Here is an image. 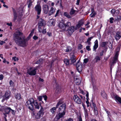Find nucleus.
I'll return each mask as SVG.
<instances>
[{
    "label": "nucleus",
    "instance_id": "45",
    "mask_svg": "<svg viewBox=\"0 0 121 121\" xmlns=\"http://www.w3.org/2000/svg\"><path fill=\"white\" fill-rule=\"evenodd\" d=\"M41 26H39L38 25V29L39 31V32H42V29H41Z\"/></svg>",
    "mask_w": 121,
    "mask_h": 121
},
{
    "label": "nucleus",
    "instance_id": "52",
    "mask_svg": "<svg viewBox=\"0 0 121 121\" xmlns=\"http://www.w3.org/2000/svg\"><path fill=\"white\" fill-rule=\"evenodd\" d=\"M121 19V17L120 16H117V19H116V20L117 21H119Z\"/></svg>",
    "mask_w": 121,
    "mask_h": 121
},
{
    "label": "nucleus",
    "instance_id": "48",
    "mask_svg": "<svg viewBox=\"0 0 121 121\" xmlns=\"http://www.w3.org/2000/svg\"><path fill=\"white\" fill-rule=\"evenodd\" d=\"M14 84V83L11 80L9 82L10 85L11 86H12Z\"/></svg>",
    "mask_w": 121,
    "mask_h": 121
},
{
    "label": "nucleus",
    "instance_id": "17",
    "mask_svg": "<svg viewBox=\"0 0 121 121\" xmlns=\"http://www.w3.org/2000/svg\"><path fill=\"white\" fill-rule=\"evenodd\" d=\"M74 80L76 84L77 85H79L80 84L81 80L76 77L74 78Z\"/></svg>",
    "mask_w": 121,
    "mask_h": 121
},
{
    "label": "nucleus",
    "instance_id": "8",
    "mask_svg": "<svg viewBox=\"0 0 121 121\" xmlns=\"http://www.w3.org/2000/svg\"><path fill=\"white\" fill-rule=\"evenodd\" d=\"M66 104H62L59 108L58 111L59 112H64L66 107Z\"/></svg>",
    "mask_w": 121,
    "mask_h": 121
},
{
    "label": "nucleus",
    "instance_id": "64",
    "mask_svg": "<svg viewBox=\"0 0 121 121\" xmlns=\"http://www.w3.org/2000/svg\"><path fill=\"white\" fill-rule=\"evenodd\" d=\"M43 96V97L44 98V100L45 101H46L47 98V96L46 95H45L44 96Z\"/></svg>",
    "mask_w": 121,
    "mask_h": 121
},
{
    "label": "nucleus",
    "instance_id": "56",
    "mask_svg": "<svg viewBox=\"0 0 121 121\" xmlns=\"http://www.w3.org/2000/svg\"><path fill=\"white\" fill-rule=\"evenodd\" d=\"M46 32V29H44L42 31V33L43 34H45Z\"/></svg>",
    "mask_w": 121,
    "mask_h": 121
},
{
    "label": "nucleus",
    "instance_id": "21",
    "mask_svg": "<svg viewBox=\"0 0 121 121\" xmlns=\"http://www.w3.org/2000/svg\"><path fill=\"white\" fill-rule=\"evenodd\" d=\"M71 26V23L69 22H68L66 24H65V30H67L68 29L70 28L69 27Z\"/></svg>",
    "mask_w": 121,
    "mask_h": 121
},
{
    "label": "nucleus",
    "instance_id": "58",
    "mask_svg": "<svg viewBox=\"0 0 121 121\" xmlns=\"http://www.w3.org/2000/svg\"><path fill=\"white\" fill-rule=\"evenodd\" d=\"M79 121H82V120L81 116H80L78 117Z\"/></svg>",
    "mask_w": 121,
    "mask_h": 121
},
{
    "label": "nucleus",
    "instance_id": "16",
    "mask_svg": "<svg viewBox=\"0 0 121 121\" xmlns=\"http://www.w3.org/2000/svg\"><path fill=\"white\" fill-rule=\"evenodd\" d=\"M43 10L45 13L47 14L48 11V6L46 5H45L43 6Z\"/></svg>",
    "mask_w": 121,
    "mask_h": 121
},
{
    "label": "nucleus",
    "instance_id": "2",
    "mask_svg": "<svg viewBox=\"0 0 121 121\" xmlns=\"http://www.w3.org/2000/svg\"><path fill=\"white\" fill-rule=\"evenodd\" d=\"M34 104L35 108L36 109H39L40 105L39 104L37 101L35 102L33 98H31L26 102V107L30 110L32 111L34 109V107L33 105Z\"/></svg>",
    "mask_w": 121,
    "mask_h": 121
},
{
    "label": "nucleus",
    "instance_id": "15",
    "mask_svg": "<svg viewBox=\"0 0 121 121\" xmlns=\"http://www.w3.org/2000/svg\"><path fill=\"white\" fill-rule=\"evenodd\" d=\"M76 57L73 55H72L70 57V60L71 61V63H70L71 64H73L75 62Z\"/></svg>",
    "mask_w": 121,
    "mask_h": 121
},
{
    "label": "nucleus",
    "instance_id": "30",
    "mask_svg": "<svg viewBox=\"0 0 121 121\" xmlns=\"http://www.w3.org/2000/svg\"><path fill=\"white\" fill-rule=\"evenodd\" d=\"M80 65L82 66V64L80 62V60H79L77 62L76 64V67L77 69L80 66Z\"/></svg>",
    "mask_w": 121,
    "mask_h": 121
},
{
    "label": "nucleus",
    "instance_id": "18",
    "mask_svg": "<svg viewBox=\"0 0 121 121\" xmlns=\"http://www.w3.org/2000/svg\"><path fill=\"white\" fill-rule=\"evenodd\" d=\"M117 60V59L116 58H113V59L112 60V61L110 64V69H112V66H114V64L116 63Z\"/></svg>",
    "mask_w": 121,
    "mask_h": 121
},
{
    "label": "nucleus",
    "instance_id": "43",
    "mask_svg": "<svg viewBox=\"0 0 121 121\" xmlns=\"http://www.w3.org/2000/svg\"><path fill=\"white\" fill-rule=\"evenodd\" d=\"M57 2L56 3V4H58L60 3V5H61V0H56Z\"/></svg>",
    "mask_w": 121,
    "mask_h": 121
},
{
    "label": "nucleus",
    "instance_id": "27",
    "mask_svg": "<svg viewBox=\"0 0 121 121\" xmlns=\"http://www.w3.org/2000/svg\"><path fill=\"white\" fill-rule=\"evenodd\" d=\"M64 63L66 65H68L70 64L69 63V60L67 59H65L64 61Z\"/></svg>",
    "mask_w": 121,
    "mask_h": 121
},
{
    "label": "nucleus",
    "instance_id": "20",
    "mask_svg": "<svg viewBox=\"0 0 121 121\" xmlns=\"http://www.w3.org/2000/svg\"><path fill=\"white\" fill-rule=\"evenodd\" d=\"M84 24V22L82 20H80L78 22V24L77 25V27L79 28L81 26H82Z\"/></svg>",
    "mask_w": 121,
    "mask_h": 121
},
{
    "label": "nucleus",
    "instance_id": "42",
    "mask_svg": "<svg viewBox=\"0 0 121 121\" xmlns=\"http://www.w3.org/2000/svg\"><path fill=\"white\" fill-rule=\"evenodd\" d=\"M43 97V96H40L38 97V99L39 101H41Z\"/></svg>",
    "mask_w": 121,
    "mask_h": 121
},
{
    "label": "nucleus",
    "instance_id": "1",
    "mask_svg": "<svg viewBox=\"0 0 121 121\" xmlns=\"http://www.w3.org/2000/svg\"><path fill=\"white\" fill-rule=\"evenodd\" d=\"M22 33L20 31L16 32L14 34L13 39L16 43L19 46L24 47L26 46L27 40L30 38L33 35L31 32L26 39L22 36Z\"/></svg>",
    "mask_w": 121,
    "mask_h": 121
},
{
    "label": "nucleus",
    "instance_id": "33",
    "mask_svg": "<svg viewBox=\"0 0 121 121\" xmlns=\"http://www.w3.org/2000/svg\"><path fill=\"white\" fill-rule=\"evenodd\" d=\"M11 109L10 108H8L7 109L5 110V113L6 114H8L10 112Z\"/></svg>",
    "mask_w": 121,
    "mask_h": 121
},
{
    "label": "nucleus",
    "instance_id": "36",
    "mask_svg": "<svg viewBox=\"0 0 121 121\" xmlns=\"http://www.w3.org/2000/svg\"><path fill=\"white\" fill-rule=\"evenodd\" d=\"M77 69L78 72H81L82 71V66L80 65V66Z\"/></svg>",
    "mask_w": 121,
    "mask_h": 121
},
{
    "label": "nucleus",
    "instance_id": "57",
    "mask_svg": "<svg viewBox=\"0 0 121 121\" xmlns=\"http://www.w3.org/2000/svg\"><path fill=\"white\" fill-rule=\"evenodd\" d=\"M11 111H12V114L13 115H15V111L12 109Z\"/></svg>",
    "mask_w": 121,
    "mask_h": 121
},
{
    "label": "nucleus",
    "instance_id": "23",
    "mask_svg": "<svg viewBox=\"0 0 121 121\" xmlns=\"http://www.w3.org/2000/svg\"><path fill=\"white\" fill-rule=\"evenodd\" d=\"M54 12L55 10L52 7H51L48 13V15L49 16H50L53 13H54Z\"/></svg>",
    "mask_w": 121,
    "mask_h": 121
},
{
    "label": "nucleus",
    "instance_id": "38",
    "mask_svg": "<svg viewBox=\"0 0 121 121\" xmlns=\"http://www.w3.org/2000/svg\"><path fill=\"white\" fill-rule=\"evenodd\" d=\"M101 95L102 96L104 99L107 98V95L106 93H102Z\"/></svg>",
    "mask_w": 121,
    "mask_h": 121
},
{
    "label": "nucleus",
    "instance_id": "32",
    "mask_svg": "<svg viewBox=\"0 0 121 121\" xmlns=\"http://www.w3.org/2000/svg\"><path fill=\"white\" fill-rule=\"evenodd\" d=\"M76 11L74 10L73 8H72L69 14L70 15L74 14Z\"/></svg>",
    "mask_w": 121,
    "mask_h": 121
},
{
    "label": "nucleus",
    "instance_id": "6",
    "mask_svg": "<svg viewBox=\"0 0 121 121\" xmlns=\"http://www.w3.org/2000/svg\"><path fill=\"white\" fill-rule=\"evenodd\" d=\"M74 27L73 26H71L67 30H65V31L66 32V33L69 35H71L74 31Z\"/></svg>",
    "mask_w": 121,
    "mask_h": 121
},
{
    "label": "nucleus",
    "instance_id": "5",
    "mask_svg": "<svg viewBox=\"0 0 121 121\" xmlns=\"http://www.w3.org/2000/svg\"><path fill=\"white\" fill-rule=\"evenodd\" d=\"M10 91H6L4 95L2 96V99L1 101L3 102L4 101L7 100L9 99L10 97Z\"/></svg>",
    "mask_w": 121,
    "mask_h": 121
},
{
    "label": "nucleus",
    "instance_id": "59",
    "mask_svg": "<svg viewBox=\"0 0 121 121\" xmlns=\"http://www.w3.org/2000/svg\"><path fill=\"white\" fill-rule=\"evenodd\" d=\"M38 38V37L35 35L33 37V39L35 40L37 39Z\"/></svg>",
    "mask_w": 121,
    "mask_h": 121
},
{
    "label": "nucleus",
    "instance_id": "24",
    "mask_svg": "<svg viewBox=\"0 0 121 121\" xmlns=\"http://www.w3.org/2000/svg\"><path fill=\"white\" fill-rule=\"evenodd\" d=\"M108 42H103L102 43L101 46L103 47H105L108 44Z\"/></svg>",
    "mask_w": 121,
    "mask_h": 121
},
{
    "label": "nucleus",
    "instance_id": "10",
    "mask_svg": "<svg viewBox=\"0 0 121 121\" xmlns=\"http://www.w3.org/2000/svg\"><path fill=\"white\" fill-rule=\"evenodd\" d=\"M65 112L59 113L58 114L56 115L55 119L57 120H59L60 118L62 117L65 115Z\"/></svg>",
    "mask_w": 121,
    "mask_h": 121
},
{
    "label": "nucleus",
    "instance_id": "40",
    "mask_svg": "<svg viewBox=\"0 0 121 121\" xmlns=\"http://www.w3.org/2000/svg\"><path fill=\"white\" fill-rule=\"evenodd\" d=\"M32 2L31 1V0H30L29 1V3L28 4V7L29 8H30L31 7L32 5Z\"/></svg>",
    "mask_w": 121,
    "mask_h": 121
},
{
    "label": "nucleus",
    "instance_id": "7",
    "mask_svg": "<svg viewBox=\"0 0 121 121\" xmlns=\"http://www.w3.org/2000/svg\"><path fill=\"white\" fill-rule=\"evenodd\" d=\"M74 101L78 104H81L82 101L80 98L77 95H74L73 97Z\"/></svg>",
    "mask_w": 121,
    "mask_h": 121
},
{
    "label": "nucleus",
    "instance_id": "13",
    "mask_svg": "<svg viewBox=\"0 0 121 121\" xmlns=\"http://www.w3.org/2000/svg\"><path fill=\"white\" fill-rule=\"evenodd\" d=\"M56 87L55 92L56 93L59 94L61 92V87L57 83L56 84Z\"/></svg>",
    "mask_w": 121,
    "mask_h": 121
},
{
    "label": "nucleus",
    "instance_id": "55",
    "mask_svg": "<svg viewBox=\"0 0 121 121\" xmlns=\"http://www.w3.org/2000/svg\"><path fill=\"white\" fill-rule=\"evenodd\" d=\"M4 78V76L3 75L1 74L0 75V80H1L2 79Z\"/></svg>",
    "mask_w": 121,
    "mask_h": 121
},
{
    "label": "nucleus",
    "instance_id": "41",
    "mask_svg": "<svg viewBox=\"0 0 121 121\" xmlns=\"http://www.w3.org/2000/svg\"><path fill=\"white\" fill-rule=\"evenodd\" d=\"M95 59L96 60V62H97L98 60H100V57L98 56H96L95 58Z\"/></svg>",
    "mask_w": 121,
    "mask_h": 121
},
{
    "label": "nucleus",
    "instance_id": "46",
    "mask_svg": "<svg viewBox=\"0 0 121 121\" xmlns=\"http://www.w3.org/2000/svg\"><path fill=\"white\" fill-rule=\"evenodd\" d=\"M91 81L92 83V84H94L95 83V78L93 77H92L91 78Z\"/></svg>",
    "mask_w": 121,
    "mask_h": 121
},
{
    "label": "nucleus",
    "instance_id": "61",
    "mask_svg": "<svg viewBox=\"0 0 121 121\" xmlns=\"http://www.w3.org/2000/svg\"><path fill=\"white\" fill-rule=\"evenodd\" d=\"M66 121H73V119L71 118H69L67 120H66Z\"/></svg>",
    "mask_w": 121,
    "mask_h": 121
},
{
    "label": "nucleus",
    "instance_id": "47",
    "mask_svg": "<svg viewBox=\"0 0 121 121\" xmlns=\"http://www.w3.org/2000/svg\"><path fill=\"white\" fill-rule=\"evenodd\" d=\"M116 11L114 9H112L111 11V12L112 15H114Z\"/></svg>",
    "mask_w": 121,
    "mask_h": 121
},
{
    "label": "nucleus",
    "instance_id": "28",
    "mask_svg": "<svg viewBox=\"0 0 121 121\" xmlns=\"http://www.w3.org/2000/svg\"><path fill=\"white\" fill-rule=\"evenodd\" d=\"M57 108H58L56 106V107H53L51 109V112L52 114H54L56 112V109Z\"/></svg>",
    "mask_w": 121,
    "mask_h": 121
},
{
    "label": "nucleus",
    "instance_id": "25",
    "mask_svg": "<svg viewBox=\"0 0 121 121\" xmlns=\"http://www.w3.org/2000/svg\"><path fill=\"white\" fill-rule=\"evenodd\" d=\"M13 12L14 18L13 21L14 22H15V21L16 20L17 17V13L16 11L14 9L13 10Z\"/></svg>",
    "mask_w": 121,
    "mask_h": 121
},
{
    "label": "nucleus",
    "instance_id": "35",
    "mask_svg": "<svg viewBox=\"0 0 121 121\" xmlns=\"http://www.w3.org/2000/svg\"><path fill=\"white\" fill-rule=\"evenodd\" d=\"M93 37V36H92L88 38L87 40V42L88 43V45H90L91 43L90 41L91 40V39Z\"/></svg>",
    "mask_w": 121,
    "mask_h": 121
},
{
    "label": "nucleus",
    "instance_id": "49",
    "mask_svg": "<svg viewBox=\"0 0 121 121\" xmlns=\"http://www.w3.org/2000/svg\"><path fill=\"white\" fill-rule=\"evenodd\" d=\"M82 45L81 44H79L78 45V48L79 49H81L82 48Z\"/></svg>",
    "mask_w": 121,
    "mask_h": 121
},
{
    "label": "nucleus",
    "instance_id": "26",
    "mask_svg": "<svg viewBox=\"0 0 121 121\" xmlns=\"http://www.w3.org/2000/svg\"><path fill=\"white\" fill-rule=\"evenodd\" d=\"M115 99L117 100L121 104V98L116 95L115 97Z\"/></svg>",
    "mask_w": 121,
    "mask_h": 121
},
{
    "label": "nucleus",
    "instance_id": "63",
    "mask_svg": "<svg viewBox=\"0 0 121 121\" xmlns=\"http://www.w3.org/2000/svg\"><path fill=\"white\" fill-rule=\"evenodd\" d=\"M59 10H58L56 13V14L55 15V17L58 16V13H59Z\"/></svg>",
    "mask_w": 121,
    "mask_h": 121
},
{
    "label": "nucleus",
    "instance_id": "12",
    "mask_svg": "<svg viewBox=\"0 0 121 121\" xmlns=\"http://www.w3.org/2000/svg\"><path fill=\"white\" fill-rule=\"evenodd\" d=\"M35 11L37 12L38 15L40 14L41 11V8L40 5H37L35 7Z\"/></svg>",
    "mask_w": 121,
    "mask_h": 121
},
{
    "label": "nucleus",
    "instance_id": "34",
    "mask_svg": "<svg viewBox=\"0 0 121 121\" xmlns=\"http://www.w3.org/2000/svg\"><path fill=\"white\" fill-rule=\"evenodd\" d=\"M15 96V98L18 99H19L21 98V95L19 93L17 94Z\"/></svg>",
    "mask_w": 121,
    "mask_h": 121
},
{
    "label": "nucleus",
    "instance_id": "62",
    "mask_svg": "<svg viewBox=\"0 0 121 121\" xmlns=\"http://www.w3.org/2000/svg\"><path fill=\"white\" fill-rule=\"evenodd\" d=\"M104 53V51L103 50H102V52H100V56H102L103 55V54Z\"/></svg>",
    "mask_w": 121,
    "mask_h": 121
},
{
    "label": "nucleus",
    "instance_id": "4",
    "mask_svg": "<svg viewBox=\"0 0 121 121\" xmlns=\"http://www.w3.org/2000/svg\"><path fill=\"white\" fill-rule=\"evenodd\" d=\"M38 67H36V68L33 69L30 68L28 69L27 73L29 75L31 76L35 75L36 73V70L37 69Z\"/></svg>",
    "mask_w": 121,
    "mask_h": 121
},
{
    "label": "nucleus",
    "instance_id": "19",
    "mask_svg": "<svg viewBox=\"0 0 121 121\" xmlns=\"http://www.w3.org/2000/svg\"><path fill=\"white\" fill-rule=\"evenodd\" d=\"M121 37V34L119 32H117L115 36V38L117 40H119Z\"/></svg>",
    "mask_w": 121,
    "mask_h": 121
},
{
    "label": "nucleus",
    "instance_id": "9",
    "mask_svg": "<svg viewBox=\"0 0 121 121\" xmlns=\"http://www.w3.org/2000/svg\"><path fill=\"white\" fill-rule=\"evenodd\" d=\"M46 25V22L42 18H40L39 20L38 25L41 26H44Z\"/></svg>",
    "mask_w": 121,
    "mask_h": 121
},
{
    "label": "nucleus",
    "instance_id": "50",
    "mask_svg": "<svg viewBox=\"0 0 121 121\" xmlns=\"http://www.w3.org/2000/svg\"><path fill=\"white\" fill-rule=\"evenodd\" d=\"M88 59H85L84 60V63L86 64L88 61Z\"/></svg>",
    "mask_w": 121,
    "mask_h": 121
},
{
    "label": "nucleus",
    "instance_id": "39",
    "mask_svg": "<svg viewBox=\"0 0 121 121\" xmlns=\"http://www.w3.org/2000/svg\"><path fill=\"white\" fill-rule=\"evenodd\" d=\"M119 52L118 51L116 52L114 58H116L117 59V58Z\"/></svg>",
    "mask_w": 121,
    "mask_h": 121
},
{
    "label": "nucleus",
    "instance_id": "53",
    "mask_svg": "<svg viewBox=\"0 0 121 121\" xmlns=\"http://www.w3.org/2000/svg\"><path fill=\"white\" fill-rule=\"evenodd\" d=\"M22 11L21 9L20 10V11H18V13H19V14L20 15H22Z\"/></svg>",
    "mask_w": 121,
    "mask_h": 121
},
{
    "label": "nucleus",
    "instance_id": "60",
    "mask_svg": "<svg viewBox=\"0 0 121 121\" xmlns=\"http://www.w3.org/2000/svg\"><path fill=\"white\" fill-rule=\"evenodd\" d=\"M96 14V13H94L92 15H91V17H94L95 15Z\"/></svg>",
    "mask_w": 121,
    "mask_h": 121
},
{
    "label": "nucleus",
    "instance_id": "51",
    "mask_svg": "<svg viewBox=\"0 0 121 121\" xmlns=\"http://www.w3.org/2000/svg\"><path fill=\"white\" fill-rule=\"evenodd\" d=\"M114 20V19L112 17H111L110 18V22L111 23H113V22L112 21H113Z\"/></svg>",
    "mask_w": 121,
    "mask_h": 121
},
{
    "label": "nucleus",
    "instance_id": "31",
    "mask_svg": "<svg viewBox=\"0 0 121 121\" xmlns=\"http://www.w3.org/2000/svg\"><path fill=\"white\" fill-rule=\"evenodd\" d=\"M64 14L65 16L69 18H71V17L70 16L69 13L67 12H64Z\"/></svg>",
    "mask_w": 121,
    "mask_h": 121
},
{
    "label": "nucleus",
    "instance_id": "11",
    "mask_svg": "<svg viewBox=\"0 0 121 121\" xmlns=\"http://www.w3.org/2000/svg\"><path fill=\"white\" fill-rule=\"evenodd\" d=\"M58 26L59 28L62 30L63 31H64L65 30V24L62 22H60L58 25Z\"/></svg>",
    "mask_w": 121,
    "mask_h": 121
},
{
    "label": "nucleus",
    "instance_id": "54",
    "mask_svg": "<svg viewBox=\"0 0 121 121\" xmlns=\"http://www.w3.org/2000/svg\"><path fill=\"white\" fill-rule=\"evenodd\" d=\"M86 49L88 51H89L91 50V49L90 48V46H87L86 47Z\"/></svg>",
    "mask_w": 121,
    "mask_h": 121
},
{
    "label": "nucleus",
    "instance_id": "3",
    "mask_svg": "<svg viewBox=\"0 0 121 121\" xmlns=\"http://www.w3.org/2000/svg\"><path fill=\"white\" fill-rule=\"evenodd\" d=\"M40 107H41V109L38 113H35L34 112L32 113L33 115L36 119H39L41 117L43 116L44 114L43 109L41 107V105H40Z\"/></svg>",
    "mask_w": 121,
    "mask_h": 121
},
{
    "label": "nucleus",
    "instance_id": "22",
    "mask_svg": "<svg viewBox=\"0 0 121 121\" xmlns=\"http://www.w3.org/2000/svg\"><path fill=\"white\" fill-rule=\"evenodd\" d=\"M95 45L93 47V49L95 50L98 47V41L97 40H96L95 42Z\"/></svg>",
    "mask_w": 121,
    "mask_h": 121
},
{
    "label": "nucleus",
    "instance_id": "29",
    "mask_svg": "<svg viewBox=\"0 0 121 121\" xmlns=\"http://www.w3.org/2000/svg\"><path fill=\"white\" fill-rule=\"evenodd\" d=\"M72 49V48L71 47L69 46L66 49V52H71Z\"/></svg>",
    "mask_w": 121,
    "mask_h": 121
},
{
    "label": "nucleus",
    "instance_id": "37",
    "mask_svg": "<svg viewBox=\"0 0 121 121\" xmlns=\"http://www.w3.org/2000/svg\"><path fill=\"white\" fill-rule=\"evenodd\" d=\"M63 103L62 101V100H60L57 103V104H56V107H57L58 108V107L59 105Z\"/></svg>",
    "mask_w": 121,
    "mask_h": 121
},
{
    "label": "nucleus",
    "instance_id": "14",
    "mask_svg": "<svg viewBox=\"0 0 121 121\" xmlns=\"http://www.w3.org/2000/svg\"><path fill=\"white\" fill-rule=\"evenodd\" d=\"M82 105L83 108L84 110V114L85 115V117L86 118H88V116L87 110L86 108L85 105H84L83 103H82Z\"/></svg>",
    "mask_w": 121,
    "mask_h": 121
},
{
    "label": "nucleus",
    "instance_id": "44",
    "mask_svg": "<svg viewBox=\"0 0 121 121\" xmlns=\"http://www.w3.org/2000/svg\"><path fill=\"white\" fill-rule=\"evenodd\" d=\"M42 61V60L41 59H39V60L37 61L35 63L36 64H39L41 63Z\"/></svg>",
    "mask_w": 121,
    "mask_h": 121
}]
</instances>
